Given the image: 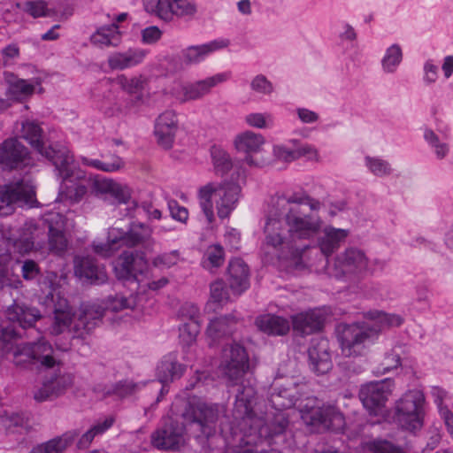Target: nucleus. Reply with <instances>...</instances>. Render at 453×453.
I'll return each mask as SVG.
<instances>
[{"mask_svg":"<svg viewBox=\"0 0 453 453\" xmlns=\"http://www.w3.org/2000/svg\"><path fill=\"white\" fill-rule=\"evenodd\" d=\"M322 207L319 200L302 190L273 198L264 226L263 259L297 265L309 247L299 242L313 239L321 229Z\"/></svg>","mask_w":453,"mask_h":453,"instance_id":"f257e3e1","label":"nucleus"},{"mask_svg":"<svg viewBox=\"0 0 453 453\" xmlns=\"http://www.w3.org/2000/svg\"><path fill=\"white\" fill-rule=\"evenodd\" d=\"M5 313L10 323L0 327V357L12 355L17 365L40 364L53 367L56 363L53 348L42 336V332L35 328L42 318L39 310L14 301Z\"/></svg>","mask_w":453,"mask_h":453,"instance_id":"f03ea898","label":"nucleus"},{"mask_svg":"<svg viewBox=\"0 0 453 453\" xmlns=\"http://www.w3.org/2000/svg\"><path fill=\"white\" fill-rule=\"evenodd\" d=\"M219 406L207 403L192 396L184 403L181 411L182 423L167 418L163 426L151 434L152 445L160 450L177 451L185 443V433L188 430L200 442H204L216 433Z\"/></svg>","mask_w":453,"mask_h":453,"instance_id":"7ed1b4c3","label":"nucleus"},{"mask_svg":"<svg viewBox=\"0 0 453 453\" xmlns=\"http://www.w3.org/2000/svg\"><path fill=\"white\" fill-rule=\"evenodd\" d=\"M19 136L27 141L42 156L56 167L58 174H63L65 187L72 198H80L85 192L83 173L73 165V157L67 147L61 144L45 146L43 131L39 123L26 119L21 121Z\"/></svg>","mask_w":453,"mask_h":453,"instance_id":"20e7f679","label":"nucleus"},{"mask_svg":"<svg viewBox=\"0 0 453 453\" xmlns=\"http://www.w3.org/2000/svg\"><path fill=\"white\" fill-rule=\"evenodd\" d=\"M41 220L42 228L33 219L26 221L19 237L12 240L14 250L20 254L31 251L35 242L39 243L47 228L49 250L57 255L65 253L68 245L65 234L67 226L66 217L58 211H50L43 214Z\"/></svg>","mask_w":453,"mask_h":453,"instance_id":"39448f33","label":"nucleus"},{"mask_svg":"<svg viewBox=\"0 0 453 453\" xmlns=\"http://www.w3.org/2000/svg\"><path fill=\"white\" fill-rule=\"evenodd\" d=\"M366 318L374 324L371 326L367 323H353L342 326L339 342L345 356L362 355L366 346L380 330L384 327L399 326L403 322L401 316L380 311H370L366 313Z\"/></svg>","mask_w":453,"mask_h":453,"instance_id":"423d86ee","label":"nucleus"},{"mask_svg":"<svg viewBox=\"0 0 453 453\" xmlns=\"http://www.w3.org/2000/svg\"><path fill=\"white\" fill-rule=\"evenodd\" d=\"M242 193L238 181L225 180L220 183L210 182L198 189L197 198L201 212L208 224L215 220L214 203L220 219H228L237 208Z\"/></svg>","mask_w":453,"mask_h":453,"instance_id":"0eeeda50","label":"nucleus"},{"mask_svg":"<svg viewBox=\"0 0 453 453\" xmlns=\"http://www.w3.org/2000/svg\"><path fill=\"white\" fill-rule=\"evenodd\" d=\"M114 273L118 280L125 284H132L137 293L144 292L145 288L157 291L164 288L168 280L161 278L158 280L146 281L149 273V264L142 251H124L114 264Z\"/></svg>","mask_w":453,"mask_h":453,"instance_id":"6e6552de","label":"nucleus"},{"mask_svg":"<svg viewBox=\"0 0 453 453\" xmlns=\"http://www.w3.org/2000/svg\"><path fill=\"white\" fill-rule=\"evenodd\" d=\"M83 173V179L85 180L83 186L85 187L84 194L77 199L72 198L69 196L68 189L64 184L63 174H58L61 178L60 193L65 196L66 199H69L73 203H78L83 199L88 193V188H91L92 193L96 196L110 195L114 198L115 203L119 206L120 211L125 210V216L134 217L135 211L138 208V204L134 200H132L128 192L119 184L113 181L111 179L104 177H96L93 180L87 178L86 173Z\"/></svg>","mask_w":453,"mask_h":453,"instance_id":"1a4fd4ad","label":"nucleus"},{"mask_svg":"<svg viewBox=\"0 0 453 453\" xmlns=\"http://www.w3.org/2000/svg\"><path fill=\"white\" fill-rule=\"evenodd\" d=\"M135 299L133 296L126 297L122 295L110 296L106 299L105 307L97 303L82 304L80 309L77 321L73 330L77 336L82 337L84 334H89L101 321L105 310L119 311L123 309L133 308Z\"/></svg>","mask_w":453,"mask_h":453,"instance_id":"9d476101","label":"nucleus"},{"mask_svg":"<svg viewBox=\"0 0 453 453\" xmlns=\"http://www.w3.org/2000/svg\"><path fill=\"white\" fill-rule=\"evenodd\" d=\"M425 395L418 389L405 392L395 403V418L400 426L411 433L424 425Z\"/></svg>","mask_w":453,"mask_h":453,"instance_id":"9b49d317","label":"nucleus"},{"mask_svg":"<svg viewBox=\"0 0 453 453\" xmlns=\"http://www.w3.org/2000/svg\"><path fill=\"white\" fill-rule=\"evenodd\" d=\"M152 234L153 230L149 225L132 222L127 229L119 226L111 227L107 234V243L111 250L123 246L132 248L139 245L150 248L154 244Z\"/></svg>","mask_w":453,"mask_h":453,"instance_id":"f8f14e48","label":"nucleus"},{"mask_svg":"<svg viewBox=\"0 0 453 453\" xmlns=\"http://www.w3.org/2000/svg\"><path fill=\"white\" fill-rule=\"evenodd\" d=\"M368 269V258L365 252L350 247L337 255L334 265H328L326 271L331 277L340 280L344 277L361 276Z\"/></svg>","mask_w":453,"mask_h":453,"instance_id":"ddd939ff","label":"nucleus"},{"mask_svg":"<svg viewBox=\"0 0 453 453\" xmlns=\"http://www.w3.org/2000/svg\"><path fill=\"white\" fill-rule=\"evenodd\" d=\"M147 12L153 14L165 22L174 18L192 19L197 12L194 0H144Z\"/></svg>","mask_w":453,"mask_h":453,"instance_id":"4468645a","label":"nucleus"},{"mask_svg":"<svg viewBox=\"0 0 453 453\" xmlns=\"http://www.w3.org/2000/svg\"><path fill=\"white\" fill-rule=\"evenodd\" d=\"M220 365L232 386L236 385L239 389L242 384L245 385L242 379L249 370L250 364L242 345L234 342L224 348Z\"/></svg>","mask_w":453,"mask_h":453,"instance_id":"2eb2a0df","label":"nucleus"},{"mask_svg":"<svg viewBox=\"0 0 453 453\" xmlns=\"http://www.w3.org/2000/svg\"><path fill=\"white\" fill-rule=\"evenodd\" d=\"M34 165L30 151L18 138H8L0 143V167L4 171L23 170Z\"/></svg>","mask_w":453,"mask_h":453,"instance_id":"dca6fc26","label":"nucleus"},{"mask_svg":"<svg viewBox=\"0 0 453 453\" xmlns=\"http://www.w3.org/2000/svg\"><path fill=\"white\" fill-rule=\"evenodd\" d=\"M394 387L395 382L390 378L371 381L360 388L359 399L370 414L378 415L385 407Z\"/></svg>","mask_w":453,"mask_h":453,"instance_id":"f3484780","label":"nucleus"},{"mask_svg":"<svg viewBox=\"0 0 453 453\" xmlns=\"http://www.w3.org/2000/svg\"><path fill=\"white\" fill-rule=\"evenodd\" d=\"M274 157L281 162L291 163L303 157L313 159L318 157L316 148L309 143H303L298 139H288L273 147Z\"/></svg>","mask_w":453,"mask_h":453,"instance_id":"a211bd4d","label":"nucleus"},{"mask_svg":"<svg viewBox=\"0 0 453 453\" xmlns=\"http://www.w3.org/2000/svg\"><path fill=\"white\" fill-rule=\"evenodd\" d=\"M185 371L186 365L178 361L176 353L171 352L163 357L157 367V377L162 384L157 402L169 392V383L180 379Z\"/></svg>","mask_w":453,"mask_h":453,"instance_id":"6ab92c4d","label":"nucleus"},{"mask_svg":"<svg viewBox=\"0 0 453 453\" xmlns=\"http://www.w3.org/2000/svg\"><path fill=\"white\" fill-rule=\"evenodd\" d=\"M33 195L23 180L7 185H0V216L11 215L14 211V204L18 202H26Z\"/></svg>","mask_w":453,"mask_h":453,"instance_id":"aec40b11","label":"nucleus"},{"mask_svg":"<svg viewBox=\"0 0 453 453\" xmlns=\"http://www.w3.org/2000/svg\"><path fill=\"white\" fill-rule=\"evenodd\" d=\"M324 226V223L322 224ZM349 234V230L337 228L331 225L321 226L319 234L310 241L316 240V245L320 252L328 258L345 242Z\"/></svg>","mask_w":453,"mask_h":453,"instance_id":"412c9836","label":"nucleus"},{"mask_svg":"<svg viewBox=\"0 0 453 453\" xmlns=\"http://www.w3.org/2000/svg\"><path fill=\"white\" fill-rule=\"evenodd\" d=\"M311 369L318 375L329 372L333 366L329 342L326 338H313L308 349Z\"/></svg>","mask_w":453,"mask_h":453,"instance_id":"4be33fe9","label":"nucleus"},{"mask_svg":"<svg viewBox=\"0 0 453 453\" xmlns=\"http://www.w3.org/2000/svg\"><path fill=\"white\" fill-rule=\"evenodd\" d=\"M177 131L178 119L174 111L167 110L157 118L154 133L157 142L165 149L173 146Z\"/></svg>","mask_w":453,"mask_h":453,"instance_id":"5701e85b","label":"nucleus"},{"mask_svg":"<svg viewBox=\"0 0 453 453\" xmlns=\"http://www.w3.org/2000/svg\"><path fill=\"white\" fill-rule=\"evenodd\" d=\"M73 378L70 374H54L47 377L34 392V398L36 402H45L51 400L59 395L72 384Z\"/></svg>","mask_w":453,"mask_h":453,"instance_id":"b1692460","label":"nucleus"},{"mask_svg":"<svg viewBox=\"0 0 453 453\" xmlns=\"http://www.w3.org/2000/svg\"><path fill=\"white\" fill-rule=\"evenodd\" d=\"M237 321L234 317L221 316L211 319L206 328V338L209 346L220 344L227 340L234 332Z\"/></svg>","mask_w":453,"mask_h":453,"instance_id":"393cba45","label":"nucleus"},{"mask_svg":"<svg viewBox=\"0 0 453 453\" xmlns=\"http://www.w3.org/2000/svg\"><path fill=\"white\" fill-rule=\"evenodd\" d=\"M74 273L77 277L84 279L90 284L101 285L107 280L104 268L90 257L75 258Z\"/></svg>","mask_w":453,"mask_h":453,"instance_id":"a878e982","label":"nucleus"},{"mask_svg":"<svg viewBox=\"0 0 453 453\" xmlns=\"http://www.w3.org/2000/svg\"><path fill=\"white\" fill-rule=\"evenodd\" d=\"M149 50L142 48H129L126 51L113 52L109 55L107 62L111 70H125L142 64Z\"/></svg>","mask_w":453,"mask_h":453,"instance_id":"bb28decb","label":"nucleus"},{"mask_svg":"<svg viewBox=\"0 0 453 453\" xmlns=\"http://www.w3.org/2000/svg\"><path fill=\"white\" fill-rule=\"evenodd\" d=\"M325 316L319 309L310 310L292 317L293 330L300 334H311L319 331L324 325Z\"/></svg>","mask_w":453,"mask_h":453,"instance_id":"cd10ccee","label":"nucleus"},{"mask_svg":"<svg viewBox=\"0 0 453 453\" xmlns=\"http://www.w3.org/2000/svg\"><path fill=\"white\" fill-rule=\"evenodd\" d=\"M228 78V73H220L194 83H188L181 88L183 96L181 100L186 102L199 99L208 94L213 87L227 81Z\"/></svg>","mask_w":453,"mask_h":453,"instance_id":"c85d7f7f","label":"nucleus"},{"mask_svg":"<svg viewBox=\"0 0 453 453\" xmlns=\"http://www.w3.org/2000/svg\"><path fill=\"white\" fill-rule=\"evenodd\" d=\"M227 273L229 287L234 294L241 295L250 288V269L242 258L230 260Z\"/></svg>","mask_w":453,"mask_h":453,"instance_id":"c756f323","label":"nucleus"},{"mask_svg":"<svg viewBox=\"0 0 453 453\" xmlns=\"http://www.w3.org/2000/svg\"><path fill=\"white\" fill-rule=\"evenodd\" d=\"M229 45L226 39H216L200 45H192L182 51V58L188 65H196L211 55V53L224 49Z\"/></svg>","mask_w":453,"mask_h":453,"instance_id":"7c9ffc66","label":"nucleus"},{"mask_svg":"<svg viewBox=\"0 0 453 453\" xmlns=\"http://www.w3.org/2000/svg\"><path fill=\"white\" fill-rule=\"evenodd\" d=\"M265 137L252 131H245L236 135L234 147L239 152L246 154L244 161L250 165H256L251 154L258 153L265 144Z\"/></svg>","mask_w":453,"mask_h":453,"instance_id":"2f4dec72","label":"nucleus"},{"mask_svg":"<svg viewBox=\"0 0 453 453\" xmlns=\"http://www.w3.org/2000/svg\"><path fill=\"white\" fill-rule=\"evenodd\" d=\"M145 78L142 75L128 78L124 74L117 77V83L123 91L132 96L127 101L129 107H139L144 103L143 89Z\"/></svg>","mask_w":453,"mask_h":453,"instance_id":"473e14b6","label":"nucleus"},{"mask_svg":"<svg viewBox=\"0 0 453 453\" xmlns=\"http://www.w3.org/2000/svg\"><path fill=\"white\" fill-rule=\"evenodd\" d=\"M4 75L8 84L6 94L10 99L21 102L34 94L35 84L33 81L20 79L10 72H5Z\"/></svg>","mask_w":453,"mask_h":453,"instance_id":"72a5a7b5","label":"nucleus"},{"mask_svg":"<svg viewBox=\"0 0 453 453\" xmlns=\"http://www.w3.org/2000/svg\"><path fill=\"white\" fill-rule=\"evenodd\" d=\"M255 324L261 332L268 335H285L290 330V322L288 319L273 314L257 317Z\"/></svg>","mask_w":453,"mask_h":453,"instance_id":"f704fd0d","label":"nucleus"},{"mask_svg":"<svg viewBox=\"0 0 453 453\" xmlns=\"http://www.w3.org/2000/svg\"><path fill=\"white\" fill-rule=\"evenodd\" d=\"M122 34L116 24L102 26L90 36V42L98 48L117 47L120 44Z\"/></svg>","mask_w":453,"mask_h":453,"instance_id":"c9c22d12","label":"nucleus"},{"mask_svg":"<svg viewBox=\"0 0 453 453\" xmlns=\"http://www.w3.org/2000/svg\"><path fill=\"white\" fill-rule=\"evenodd\" d=\"M76 431H67L34 447L30 453H63L77 437Z\"/></svg>","mask_w":453,"mask_h":453,"instance_id":"e433bc0d","label":"nucleus"},{"mask_svg":"<svg viewBox=\"0 0 453 453\" xmlns=\"http://www.w3.org/2000/svg\"><path fill=\"white\" fill-rule=\"evenodd\" d=\"M79 160L83 165L105 173L118 172L125 165L124 160L116 154L102 156V159L81 156Z\"/></svg>","mask_w":453,"mask_h":453,"instance_id":"4c0bfd02","label":"nucleus"},{"mask_svg":"<svg viewBox=\"0 0 453 453\" xmlns=\"http://www.w3.org/2000/svg\"><path fill=\"white\" fill-rule=\"evenodd\" d=\"M140 388V384L126 380L105 386L98 385L95 388V391L100 393L103 397L125 398L136 393Z\"/></svg>","mask_w":453,"mask_h":453,"instance_id":"58836bf2","label":"nucleus"},{"mask_svg":"<svg viewBox=\"0 0 453 453\" xmlns=\"http://www.w3.org/2000/svg\"><path fill=\"white\" fill-rule=\"evenodd\" d=\"M73 318L72 308L65 299L59 302L54 309V322L51 326L50 334L54 335L64 333L71 326Z\"/></svg>","mask_w":453,"mask_h":453,"instance_id":"ea45409f","label":"nucleus"},{"mask_svg":"<svg viewBox=\"0 0 453 453\" xmlns=\"http://www.w3.org/2000/svg\"><path fill=\"white\" fill-rule=\"evenodd\" d=\"M403 60V50L402 46L397 43H392L385 49L384 54L380 59L381 70L386 74L396 73Z\"/></svg>","mask_w":453,"mask_h":453,"instance_id":"a19ab883","label":"nucleus"},{"mask_svg":"<svg viewBox=\"0 0 453 453\" xmlns=\"http://www.w3.org/2000/svg\"><path fill=\"white\" fill-rule=\"evenodd\" d=\"M423 137L436 159L442 160L449 155L450 145L449 142L440 137L434 130L426 128L424 131Z\"/></svg>","mask_w":453,"mask_h":453,"instance_id":"79ce46f5","label":"nucleus"},{"mask_svg":"<svg viewBox=\"0 0 453 453\" xmlns=\"http://www.w3.org/2000/svg\"><path fill=\"white\" fill-rule=\"evenodd\" d=\"M364 165L369 173L378 178L388 177L394 172L391 163L380 156L366 155Z\"/></svg>","mask_w":453,"mask_h":453,"instance_id":"37998d69","label":"nucleus"},{"mask_svg":"<svg viewBox=\"0 0 453 453\" xmlns=\"http://www.w3.org/2000/svg\"><path fill=\"white\" fill-rule=\"evenodd\" d=\"M211 157L217 174L224 175L231 170L233 166L231 157L221 146H211Z\"/></svg>","mask_w":453,"mask_h":453,"instance_id":"c03bdc74","label":"nucleus"},{"mask_svg":"<svg viewBox=\"0 0 453 453\" xmlns=\"http://www.w3.org/2000/svg\"><path fill=\"white\" fill-rule=\"evenodd\" d=\"M225 259V251L221 245L213 244L207 248L202 259L203 268L212 270L221 266Z\"/></svg>","mask_w":453,"mask_h":453,"instance_id":"a18cd8bd","label":"nucleus"},{"mask_svg":"<svg viewBox=\"0 0 453 453\" xmlns=\"http://www.w3.org/2000/svg\"><path fill=\"white\" fill-rule=\"evenodd\" d=\"M179 330L180 342L183 349L191 347L200 332V323L198 320H190L181 325Z\"/></svg>","mask_w":453,"mask_h":453,"instance_id":"49530a36","label":"nucleus"},{"mask_svg":"<svg viewBox=\"0 0 453 453\" xmlns=\"http://www.w3.org/2000/svg\"><path fill=\"white\" fill-rule=\"evenodd\" d=\"M22 11L31 17H50L53 14L50 3L45 0L27 1L22 6Z\"/></svg>","mask_w":453,"mask_h":453,"instance_id":"de8ad7c7","label":"nucleus"},{"mask_svg":"<svg viewBox=\"0 0 453 453\" xmlns=\"http://www.w3.org/2000/svg\"><path fill=\"white\" fill-rule=\"evenodd\" d=\"M180 260L179 250H174L170 252H165L156 256L152 260V265L159 269H168L176 265Z\"/></svg>","mask_w":453,"mask_h":453,"instance_id":"09e8293b","label":"nucleus"},{"mask_svg":"<svg viewBox=\"0 0 453 453\" xmlns=\"http://www.w3.org/2000/svg\"><path fill=\"white\" fill-rule=\"evenodd\" d=\"M245 122L250 127L264 129L273 126V117L270 113L252 112L245 116Z\"/></svg>","mask_w":453,"mask_h":453,"instance_id":"8fccbe9b","label":"nucleus"},{"mask_svg":"<svg viewBox=\"0 0 453 453\" xmlns=\"http://www.w3.org/2000/svg\"><path fill=\"white\" fill-rule=\"evenodd\" d=\"M250 88L263 96H270L274 89L273 83L264 74H257L251 80Z\"/></svg>","mask_w":453,"mask_h":453,"instance_id":"3c124183","label":"nucleus"},{"mask_svg":"<svg viewBox=\"0 0 453 453\" xmlns=\"http://www.w3.org/2000/svg\"><path fill=\"white\" fill-rule=\"evenodd\" d=\"M439 67L433 59H427L423 65L422 81L426 86H430L436 82L438 79Z\"/></svg>","mask_w":453,"mask_h":453,"instance_id":"603ef678","label":"nucleus"},{"mask_svg":"<svg viewBox=\"0 0 453 453\" xmlns=\"http://www.w3.org/2000/svg\"><path fill=\"white\" fill-rule=\"evenodd\" d=\"M211 299L218 303H222L229 299L228 290L222 280H216L211 284Z\"/></svg>","mask_w":453,"mask_h":453,"instance_id":"864d4df0","label":"nucleus"},{"mask_svg":"<svg viewBox=\"0 0 453 453\" xmlns=\"http://www.w3.org/2000/svg\"><path fill=\"white\" fill-rule=\"evenodd\" d=\"M401 365V357L399 354L391 352L386 354L380 366L378 367L376 372L385 374L393 369Z\"/></svg>","mask_w":453,"mask_h":453,"instance_id":"5fc2aeb1","label":"nucleus"},{"mask_svg":"<svg viewBox=\"0 0 453 453\" xmlns=\"http://www.w3.org/2000/svg\"><path fill=\"white\" fill-rule=\"evenodd\" d=\"M163 32L157 26H150L141 31L143 44H155L162 37Z\"/></svg>","mask_w":453,"mask_h":453,"instance_id":"6e6d98bb","label":"nucleus"},{"mask_svg":"<svg viewBox=\"0 0 453 453\" xmlns=\"http://www.w3.org/2000/svg\"><path fill=\"white\" fill-rule=\"evenodd\" d=\"M171 216L173 219L185 223L188 219V209L179 204L176 201H170L168 203Z\"/></svg>","mask_w":453,"mask_h":453,"instance_id":"4d7b16f0","label":"nucleus"},{"mask_svg":"<svg viewBox=\"0 0 453 453\" xmlns=\"http://www.w3.org/2000/svg\"><path fill=\"white\" fill-rule=\"evenodd\" d=\"M115 423V418L113 416H107L103 419L96 420L91 426L94 434L97 437L102 436L105 434Z\"/></svg>","mask_w":453,"mask_h":453,"instance_id":"13d9d810","label":"nucleus"},{"mask_svg":"<svg viewBox=\"0 0 453 453\" xmlns=\"http://www.w3.org/2000/svg\"><path fill=\"white\" fill-rule=\"evenodd\" d=\"M372 449L374 453H403L401 448L388 441H374Z\"/></svg>","mask_w":453,"mask_h":453,"instance_id":"bf43d9fd","label":"nucleus"},{"mask_svg":"<svg viewBox=\"0 0 453 453\" xmlns=\"http://www.w3.org/2000/svg\"><path fill=\"white\" fill-rule=\"evenodd\" d=\"M1 54L4 65H9L12 63L13 59L19 58V48L16 43H11L2 49Z\"/></svg>","mask_w":453,"mask_h":453,"instance_id":"052dcab7","label":"nucleus"},{"mask_svg":"<svg viewBox=\"0 0 453 453\" xmlns=\"http://www.w3.org/2000/svg\"><path fill=\"white\" fill-rule=\"evenodd\" d=\"M21 273L25 280H34L39 275L40 269L34 260L28 259L24 261Z\"/></svg>","mask_w":453,"mask_h":453,"instance_id":"680f3d73","label":"nucleus"},{"mask_svg":"<svg viewBox=\"0 0 453 453\" xmlns=\"http://www.w3.org/2000/svg\"><path fill=\"white\" fill-rule=\"evenodd\" d=\"M296 112L299 120L303 124H313L319 119V115L317 112L308 108L298 107L296 108Z\"/></svg>","mask_w":453,"mask_h":453,"instance_id":"e2e57ef3","label":"nucleus"},{"mask_svg":"<svg viewBox=\"0 0 453 453\" xmlns=\"http://www.w3.org/2000/svg\"><path fill=\"white\" fill-rule=\"evenodd\" d=\"M11 260V254L6 249L0 248V288H3L7 278V264Z\"/></svg>","mask_w":453,"mask_h":453,"instance_id":"0e129e2a","label":"nucleus"},{"mask_svg":"<svg viewBox=\"0 0 453 453\" xmlns=\"http://www.w3.org/2000/svg\"><path fill=\"white\" fill-rule=\"evenodd\" d=\"M339 38L342 41L354 42L357 38V34L355 28L349 23L342 24V31L339 34Z\"/></svg>","mask_w":453,"mask_h":453,"instance_id":"69168bd1","label":"nucleus"},{"mask_svg":"<svg viewBox=\"0 0 453 453\" xmlns=\"http://www.w3.org/2000/svg\"><path fill=\"white\" fill-rule=\"evenodd\" d=\"M447 395V392L439 387H434L432 388V396L434 397V403L436 404L439 413L441 409H448L446 405L443 404V400Z\"/></svg>","mask_w":453,"mask_h":453,"instance_id":"338daca9","label":"nucleus"},{"mask_svg":"<svg viewBox=\"0 0 453 453\" xmlns=\"http://www.w3.org/2000/svg\"><path fill=\"white\" fill-rule=\"evenodd\" d=\"M181 316L190 320H198L199 308L194 303H186L180 308Z\"/></svg>","mask_w":453,"mask_h":453,"instance_id":"774afa93","label":"nucleus"}]
</instances>
